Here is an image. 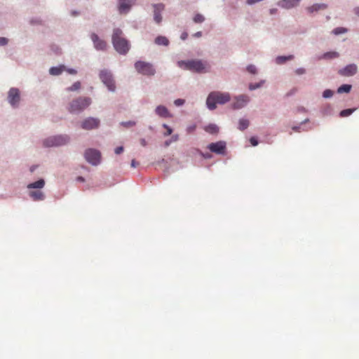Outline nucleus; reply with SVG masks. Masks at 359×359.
Returning a JSON list of instances; mask_svg holds the SVG:
<instances>
[{
    "instance_id": "11",
    "label": "nucleus",
    "mask_w": 359,
    "mask_h": 359,
    "mask_svg": "<svg viewBox=\"0 0 359 359\" xmlns=\"http://www.w3.org/2000/svg\"><path fill=\"white\" fill-rule=\"evenodd\" d=\"M81 128L88 130L96 129L100 126V119L93 117H88L81 122Z\"/></svg>"
},
{
    "instance_id": "38",
    "label": "nucleus",
    "mask_w": 359,
    "mask_h": 359,
    "mask_svg": "<svg viewBox=\"0 0 359 359\" xmlns=\"http://www.w3.org/2000/svg\"><path fill=\"white\" fill-rule=\"evenodd\" d=\"M195 129H196V126L195 125L189 126L187 128V132L189 133H194Z\"/></svg>"
},
{
    "instance_id": "24",
    "label": "nucleus",
    "mask_w": 359,
    "mask_h": 359,
    "mask_svg": "<svg viewBox=\"0 0 359 359\" xmlns=\"http://www.w3.org/2000/svg\"><path fill=\"white\" fill-rule=\"evenodd\" d=\"M339 57V53L335 52V51H332V52H326L325 53H324L321 58L323 59H325V60H330V59H333V58H337Z\"/></svg>"
},
{
    "instance_id": "15",
    "label": "nucleus",
    "mask_w": 359,
    "mask_h": 359,
    "mask_svg": "<svg viewBox=\"0 0 359 359\" xmlns=\"http://www.w3.org/2000/svg\"><path fill=\"white\" fill-rule=\"evenodd\" d=\"M91 40L93 43V46H95V49L98 50H104L107 49V43L103 40L100 39V37L95 34H91Z\"/></svg>"
},
{
    "instance_id": "47",
    "label": "nucleus",
    "mask_w": 359,
    "mask_h": 359,
    "mask_svg": "<svg viewBox=\"0 0 359 359\" xmlns=\"http://www.w3.org/2000/svg\"><path fill=\"white\" fill-rule=\"evenodd\" d=\"M140 144L142 145V147H145L147 145V142L144 138L140 139Z\"/></svg>"
},
{
    "instance_id": "6",
    "label": "nucleus",
    "mask_w": 359,
    "mask_h": 359,
    "mask_svg": "<svg viewBox=\"0 0 359 359\" xmlns=\"http://www.w3.org/2000/svg\"><path fill=\"white\" fill-rule=\"evenodd\" d=\"M134 66L138 73L145 76H151L156 74V69L151 63L144 61H138L135 63Z\"/></svg>"
},
{
    "instance_id": "10",
    "label": "nucleus",
    "mask_w": 359,
    "mask_h": 359,
    "mask_svg": "<svg viewBox=\"0 0 359 359\" xmlns=\"http://www.w3.org/2000/svg\"><path fill=\"white\" fill-rule=\"evenodd\" d=\"M7 100L12 107H17L19 102L20 101V93L19 90L15 88H10L8 95H7Z\"/></svg>"
},
{
    "instance_id": "53",
    "label": "nucleus",
    "mask_w": 359,
    "mask_h": 359,
    "mask_svg": "<svg viewBox=\"0 0 359 359\" xmlns=\"http://www.w3.org/2000/svg\"><path fill=\"white\" fill-rule=\"evenodd\" d=\"M77 14H78V13H77V12H74H74H72V15H73V16H76V15H77Z\"/></svg>"
},
{
    "instance_id": "9",
    "label": "nucleus",
    "mask_w": 359,
    "mask_h": 359,
    "mask_svg": "<svg viewBox=\"0 0 359 359\" xmlns=\"http://www.w3.org/2000/svg\"><path fill=\"white\" fill-rule=\"evenodd\" d=\"M85 159L92 164L93 165H97L100 161V153L99 151L93 149H88L85 151L84 153Z\"/></svg>"
},
{
    "instance_id": "1",
    "label": "nucleus",
    "mask_w": 359,
    "mask_h": 359,
    "mask_svg": "<svg viewBox=\"0 0 359 359\" xmlns=\"http://www.w3.org/2000/svg\"><path fill=\"white\" fill-rule=\"evenodd\" d=\"M231 100V95L228 93L220 91H212L208 95L206 99V105L210 110L216 109L217 104H224Z\"/></svg>"
},
{
    "instance_id": "16",
    "label": "nucleus",
    "mask_w": 359,
    "mask_h": 359,
    "mask_svg": "<svg viewBox=\"0 0 359 359\" xmlns=\"http://www.w3.org/2000/svg\"><path fill=\"white\" fill-rule=\"evenodd\" d=\"M135 0H118V11L121 13H127Z\"/></svg>"
},
{
    "instance_id": "51",
    "label": "nucleus",
    "mask_w": 359,
    "mask_h": 359,
    "mask_svg": "<svg viewBox=\"0 0 359 359\" xmlns=\"http://www.w3.org/2000/svg\"><path fill=\"white\" fill-rule=\"evenodd\" d=\"M68 72L70 73V74H76V70L73 69H68Z\"/></svg>"
},
{
    "instance_id": "7",
    "label": "nucleus",
    "mask_w": 359,
    "mask_h": 359,
    "mask_svg": "<svg viewBox=\"0 0 359 359\" xmlns=\"http://www.w3.org/2000/svg\"><path fill=\"white\" fill-rule=\"evenodd\" d=\"M69 140L67 136L58 135L46 138L43 140V144L47 147H58L67 144Z\"/></svg>"
},
{
    "instance_id": "5",
    "label": "nucleus",
    "mask_w": 359,
    "mask_h": 359,
    "mask_svg": "<svg viewBox=\"0 0 359 359\" xmlns=\"http://www.w3.org/2000/svg\"><path fill=\"white\" fill-rule=\"evenodd\" d=\"M91 102L90 97H79L70 102L69 111L72 114L81 112L88 108Z\"/></svg>"
},
{
    "instance_id": "43",
    "label": "nucleus",
    "mask_w": 359,
    "mask_h": 359,
    "mask_svg": "<svg viewBox=\"0 0 359 359\" xmlns=\"http://www.w3.org/2000/svg\"><path fill=\"white\" fill-rule=\"evenodd\" d=\"M261 1H263V0H247V4L249 5H252V4L259 2Z\"/></svg>"
},
{
    "instance_id": "42",
    "label": "nucleus",
    "mask_w": 359,
    "mask_h": 359,
    "mask_svg": "<svg viewBox=\"0 0 359 359\" xmlns=\"http://www.w3.org/2000/svg\"><path fill=\"white\" fill-rule=\"evenodd\" d=\"M7 43V39L5 37H0V46H5Z\"/></svg>"
},
{
    "instance_id": "19",
    "label": "nucleus",
    "mask_w": 359,
    "mask_h": 359,
    "mask_svg": "<svg viewBox=\"0 0 359 359\" xmlns=\"http://www.w3.org/2000/svg\"><path fill=\"white\" fill-rule=\"evenodd\" d=\"M156 113L160 117H171V114L168 112L167 107L163 105L156 107Z\"/></svg>"
},
{
    "instance_id": "20",
    "label": "nucleus",
    "mask_w": 359,
    "mask_h": 359,
    "mask_svg": "<svg viewBox=\"0 0 359 359\" xmlns=\"http://www.w3.org/2000/svg\"><path fill=\"white\" fill-rule=\"evenodd\" d=\"M327 8V5L325 4H315L309 7H307L306 10L308 13H314L317 12L319 10H324Z\"/></svg>"
},
{
    "instance_id": "54",
    "label": "nucleus",
    "mask_w": 359,
    "mask_h": 359,
    "mask_svg": "<svg viewBox=\"0 0 359 359\" xmlns=\"http://www.w3.org/2000/svg\"><path fill=\"white\" fill-rule=\"evenodd\" d=\"M210 157V155H205V158H209Z\"/></svg>"
},
{
    "instance_id": "22",
    "label": "nucleus",
    "mask_w": 359,
    "mask_h": 359,
    "mask_svg": "<svg viewBox=\"0 0 359 359\" xmlns=\"http://www.w3.org/2000/svg\"><path fill=\"white\" fill-rule=\"evenodd\" d=\"M205 132L211 135H216L218 133V127L215 124H209L204 128Z\"/></svg>"
},
{
    "instance_id": "12",
    "label": "nucleus",
    "mask_w": 359,
    "mask_h": 359,
    "mask_svg": "<svg viewBox=\"0 0 359 359\" xmlns=\"http://www.w3.org/2000/svg\"><path fill=\"white\" fill-rule=\"evenodd\" d=\"M357 71H358V67H357L356 65L351 64L338 70V74L341 76L351 77L355 75L357 73Z\"/></svg>"
},
{
    "instance_id": "48",
    "label": "nucleus",
    "mask_w": 359,
    "mask_h": 359,
    "mask_svg": "<svg viewBox=\"0 0 359 359\" xmlns=\"http://www.w3.org/2000/svg\"><path fill=\"white\" fill-rule=\"evenodd\" d=\"M130 165H132L133 168H136L138 165V162L133 159Z\"/></svg>"
},
{
    "instance_id": "41",
    "label": "nucleus",
    "mask_w": 359,
    "mask_h": 359,
    "mask_svg": "<svg viewBox=\"0 0 359 359\" xmlns=\"http://www.w3.org/2000/svg\"><path fill=\"white\" fill-rule=\"evenodd\" d=\"M123 147H116V149L114 150L116 154H121L123 152Z\"/></svg>"
},
{
    "instance_id": "4",
    "label": "nucleus",
    "mask_w": 359,
    "mask_h": 359,
    "mask_svg": "<svg viewBox=\"0 0 359 359\" xmlns=\"http://www.w3.org/2000/svg\"><path fill=\"white\" fill-rule=\"evenodd\" d=\"M45 181L40 179L39 181L27 184L29 191V196L34 201H43L45 198L44 194L41 189L44 187Z\"/></svg>"
},
{
    "instance_id": "21",
    "label": "nucleus",
    "mask_w": 359,
    "mask_h": 359,
    "mask_svg": "<svg viewBox=\"0 0 359 359\" xmlns=\"http://www.w3.org/2000/svg\"><path fill=\"white\" fill-rule=\"evenodd\" d=\"M293 55H289L287 56H278L276 58V62L277 65H282V64H284L288 60H292L293 59Z\"/></svg>"
},
{
    "instance_id": "34",
    "label": "nucleus",
    "mask_w": 359,
    "mask_h": 359,
    "mask_svg": "<svg viewBox=\"0 0 359 359\" xmlns=\"http://www.w3.org/2000/svg\"><path fill=\"white\" fill-rule=\"evenodd\" d=\"M121 124H122V126H123L126 128H130V127L135 126V122L133 121H127V122H122Z\"/></svg>"
},
{
    "instance_id": "45",
    "label": "nucleus",
    "mask_w": 359,
    "mask_h": 359,
    "mask_svg": "<svg viewBox=\"0 0 359 359\" xmlns=\"http://www.w3.org/2000/svg\"><path fill=\"white\" fill-rule=\"evenodd\" d=\"M259 87V84H255V85L254 84H250L249 88H250V89L251 90H255V89H256V88H257Z\"/></svg>"
},
{
    "instance_id": "17",
    "label": "nucleus",
    "mask_w": 359,
    "mask_h": 359,
    "mask_svg": "<svg viewBox=\"0 0 359 359\" xmlns=\"http://www.w3.org/2000/svg\"><path fill=\"white\" fill-rule=\"evenodd\" d=\"M164 10V5L162 4H156L154 5V20L157 24H160L161 22L162 18L161 15V11Z\"/></svg>"
},
{
    "instance_id": "18",
    "label": "nucleus",
    "mask_w": 359,
    "mask_h": 359,
    "mask_svg": "<svg viewBox=\"0 0 359 359\" xmlns=\"http://www.w3.org/2000/svg\"><path fill=\"white\" fill-rule=\"evenodd\" d=\"M301 0H281L279 6L285 9H291L299 5Z\"/></svg>"
},
{
    "instance_id": "33",
    "label": "nucleus",
    "mask_w": 359,
    "mask_h": 359,
    "mask_svg": "<svg viewBox=\"0 0 359 359\" xmlns=\"http://www.w3.org/2000/svg\"><path fill=\"white\" fill-rule=\"evenodd\" d=\"M333 95V91L330 89H326L324 92H323V97L325 99H328L332 97Z\"/></svg>"
},
{
    "instance_id": "36",
    "label": "nucleus",
    "mask_w": 359,
    "mask_h": 359,
    "mask_svg": "<svg viewBox=\"0 0 359 359\" xmlns=\"http://www.w3.org/2000/svg\"><path fill=\"white\" fill-rule=\"evenodd\" d=\"M184 103V100L182 99L179 98V99L175 100V104L177 105V107L183 105Z\"/></svg>"
},
{
    "instance_id": "2",
    "label": "nucleus",
    "mask_w": 359,
    "mask_h": 359,
    "mask_svg": "<svg viewBox=\"0 0 359 359\" xmlns=\"http://www.w3.org/2000/svg\"><path fill=\"white\" fill-rule=\"evenodd\" d=\"M112 44H114V49L121 54H126L129 51L130 45L126 39L123 37V32L118 28L114 30V34L111 36Z\"/></svg>"
},
{
    "instance_id": "39",
    "label": "nucleus",
    "mask_w": 359,
    "mask_h": 359,
    "mask_svg": "<svg viewBox=\"0 0 359 359\" xmlns=\"http://www.w3.org/2000/svg\"><path fill=\"white\" fill-rule=\"evenodd\" d=\"M250 144H252V146L255 147L258 144V141L255 137H250Z\"/></svg>"
},
{
    "instance_id": "25",
    "label": "nucleus",
    "mask_w": 359,
    "mask_h": 359,
    "mask_svg": "<svg viewBox=\"0 0 359 359\" xmlns=\"http://www.w3.org/2000/svg\"><path fill=\"white\" fill-rule=\"evenodd\" d=\"M352 86L348 84H344L337 88L338 93H349L351 90Z\"/></svg>"
},
{
    "instance_id": "28",
    "label": "nucleus",
    "mask_w": 359,
    "mask_h": 359,
    "mask_svg": "<svg viewBox=\"0 0 359 359\" xmlns=\"http://www.w3.org/2000/svg\"><path fill=\"white\" fill-rule=\"evenodd\" d=\"M81 87V82L76 81V82L74 83L73 85H72L71 86L67 88L66 90H67V91H69V92H73V91H76V90H80Z\"/></svg>"
},
{
    "instance_id": "49",
    "label": "nucleus",
    "mask_w": 359,
    "mask_h": 359,
    "mask_svg": "<svg viewBox=\"0 0 359 359\" xmlns=\"http://www.w3.org/2000/svg\"><path fill=\"white\" fill-rule=\"evenodd\" d=\"M188 34L187 32H183L181 36V39L183 40H186L187 38Z\"/></svg>"
},
{
    "instance_id": "37",
    "label": "nucleus",
    "mask_w": 359,
    "mask_h": 359,
    "mask_svg": "<svg viewBox=\"0 0 359 359\" xmlns=\"http://www.w3.org/2000/svg\"><path fill=\"white\" fill-rule=\"evenodd\" d=\"M168 140L172 141V142H177L179 140V135L175 134L171 136V138L168 139Z\"/></svg>"
},
{
    "instance_id": "46",
    "label": "nucleus",
    "mask_w": 359,
    "mask_h": 359,
    "mask_svg": "<svg viewBox=\"0 0 359 359\" xmlns=\"http://www.w3.org/2000/svg\"><path fill=\"white\" fill-rule=\"evenodd\" d=\"M353 13L355 14V15L359 16V6L353 8Z\"/></svg>"
},
{
    "instance_id": "50",
    "label": "nucleus",
    "mask_w": 359,
    "mask_h": 359,
    "mask_svg": "<svg viewBox=\"0 0 359 359\" xmlns=\"http://www.w3.org/2000/svg\"><path fill=\"white\" fill-rule=\"evenodd\" d=\"M201 36H202V32L200 31L194 34V36H195V37H201Z\"/></svg>"
},
{
    "instance_id": "29",
    "label": "nucleus",
    "mask_w": 359,
    "mask_h": 359,
    "mask_svg": "<svg viewBox=\"0 0 359 359\" xmlns=\"http://www.w3.org/2000/svg\"><path fill=\"white\" fill-rule=\"evenodd\" d=\"M348 29L345 27H336L332 30V34L335 35L344 34L347 33Z\"/></svg>"
},
{
    "instance_id": "23",
    "label": "nucleus",
    "mask_w": 359,
    "mask_h": 359,
    "mask_svg": "<svg viewBox=\"0 0 359 359\" xmlns=\"http://www.w3.org/2000/svg\"><path fill=\"white\" fill-rule=\"evenodd\" d=\"M155 43L158 46H168L169 41L166 36H158L155 39Z\"/></svg>"
},
{
    "instance_id": "35",
    "label": "nucleus",
    "mask_w": 359,
    "mask_h": 359,
    "mask_svg": "<svg viewBox=\"0 0 359 359\" xmlns=\"http://www.w3.org/2000/svg\"><path fill=\"white\" fill-rule=\"evenodd\" d=\"M247 71L251 74H255L256 67L253 65H250L247 67Z\"/></svg>"
},
{
    "instance_id": "52",
    "label": "nucleus",
    "mask_w": 359,
    "mask_h": 359,
    "mask_svg": "<svg viewBox=\"0 0 359 359\" xmlns=\"http://www.w3.org/2000/svg\"><path fill=\"white\" fill-rule=\"evenodd\" d=\"M78 180L81 182H84V179L82 177H78Z\"/></svg>"
},
{
    "instance_id": "32",
    "label": "nucleus",
    "mask_w": 359,
    "mask_h": 359,
    "mask_svg": "<svg viewBox=\"0 0 359 359\" xmlns=\"http://www.w3.org/2000/svg\"><path fill=\"white\" fill-rule=\"evenodd\" d=\"M163 128H165V130H166V131H165V133H163V136L167 137L168 135H171V134L172 133V128L168 126V125L165 124V123L163 124Z\"/></svg>"
},
{
    "instance_id": "26",
    "label": "nucleus",
    "mask_w": 359,
    "mask_h": 359,
    "mask_svg": "<svg viewBox=\"0 0 359 359\" xmlns=\"http://www.w3.org/2000/svg\"><path fill=\"white\" fill-rule=\"evenodd\" d=\"M249 125H250V122L248 121V119H241V120H239V123H238V129L240 130H245V129H247V128L248 127Z\"/></svg>"
},
{
    "instance_id": "31",
    "label": "nucleus",
    "mask_w": 359,
    "mask_h": 359,
    "mask_svg": "<svg viewBox=\"0 0 359 359\" xmlns=\"http://www.w3.org/2000/svg\"><path fill=\"white\" fill-rule=\"evenodd\" d=\"M355 109H348L341 111L340 116L341 117H348L352 114L353 111H355Z\"/></svg>"
},
{
    "instance_id": "8",
    "label": "nucleus",
    "mask_w": 359,
    "mask_h": 359,
    "mask_svg": "<svg viewBox=\"0 0 359 359\" xmlns=\"http://www.w3.org/2000/svg\"><path fill=\"white\" fill-rule=\"evenodd\" d=\"M100 79L103 83L106 85L108 90L113 92L115 90V83L112 78L111 74L107 70H101L100 73Z\"/></svg>"
},
{
    "instance_id": "44",
    "label": "nucleus",
    "mask_w": 359,
    "mask_h": 359,
    "mask_svg": "<svg viewBox=\"0 0 359 359\" xmlns=\"http://www.w3.org/2000/svg\"><path fill=\"white\" fill-rule=\"evenodd\" d=\"M172 143V142L171 140H166L164 142V147L167 148V147H170Z\"/></svg>"
},
{
    "instance_id": "3",
    "label": "nucleus",
    "mask_w": 359,
    "mask_h": 359,
    "mask_svg": "<svg viewBox=\"0 0 359 359\" xmlns=\"http://www.w3.org/2000/svg\"><path fill=\"white\" fill-rule=\"evenodd\" d=\"M178 67L189 71L197 73L205 72L209 68L208 63L198 60H191L187 61H178Z\"/></svg>"
},
{
    "instance_id": "40",
    "label": "nucleus",
    "mask_w": 359,
    "mask_h": 359,
    "mask_svg": "<svg viewBox=\"0 0 359 359\" xmlns=\"http://www.w3.org/2000/svg\"><path fill=\"white\" fill-rule=\"evenodd\" d=\"M295 73H296L297 74H299V75H300V74H304V73H305V70H304V68L300 67V68L297 69L295 70Z\"/></svg>"
},
{
    "instance_id": "13",
    "label": "nucleus",
    "mask_w": 359,
    "mask_h": 359,
    "mask_svg": "<svg viewBox=\"0 0 359 359\" xmlns=\"http://www.w3.org/2000/svg\"><path fill=\"white\" fill-rule=\"evenodd\" d=\"M250 102V98L246 95H240L235 97V101L232 103V108L239 109L246 106Z\"/></svg>"
},
{
    "instance_id": "14",
    "label": "nucleus",
    "mask_w": 359,
    "mask_h": 359,
    "mask_svg": "<svg viewBox=\"0 0 359 359\" xmlns=\"http://www.w3.org/2000/svg\"><path fill=\"white\" fill-rule=\"evenodd\" d=\"M226 144L223 141H219L215 143L209 144L208 149L212 153L217 154H224L225 153Z\"/></svg>"
},
{
    "instance_id": "27",
    "label": "nucleus",
    "mask_w": 359,
    "mask_h": 359,
    "mask_svg": "<svg viewBox=\"0 0 359 359\" xmlns=\"http://www.w3.org/2000/svg\"><path fill=\"white\" fill-rule=\"evenodd\" d=\"M64 69V67L61 66L59 67H52L50 69V74L51 75L57 76L62 74Z\"/></svg>"
},
{
    "instance_id": "30",
    "label": "nucleus",
    "mask_w": 359,
    "mask_h": 359,
    "mask_svg": "<svg viewBox=\"0 0 359 359\" xmlns=\"http://www.w3.org/2000/svg\"><path fill=\"white\" fill-rule=\"evenodd\" d=\"M193 20L195 23H201L205 21V17L203 15L198 13L194 15Z\"/></svg>"
}]
</instances>
